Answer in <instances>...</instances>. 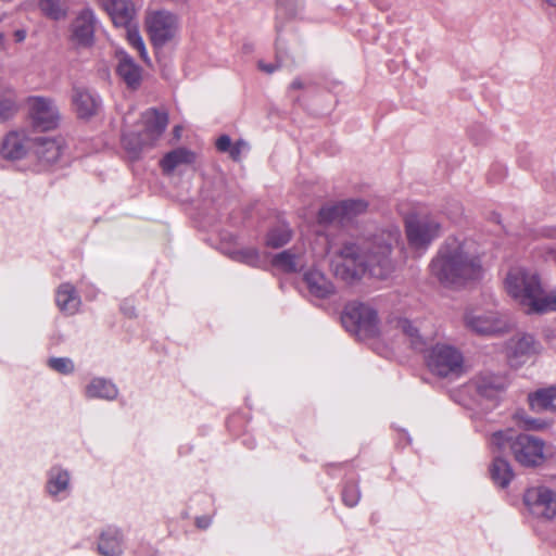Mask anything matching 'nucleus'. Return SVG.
<instances>
[{
    "label": "nucleus",
    "mask_w": 556,
    "mask_h": 556,
    "mask_svg": "<svg viewBox=\"0 0 556 556\" xmlns=\"http://www.w3.org/2000/svg\"><path fill=\"white\" fill-rule=\"evenodd\" d=\"M505 278L513 279V278H529V277L526 274H522L521 276H518L516 274L508 273ZM530 278H536V277L535 276H531Z\"/></svg>",
    "instance_id": "603ef678"
},
{
    "label": "nucleus",
    "mask_w": 556,
    "mask_h": 556,
    "mask_svg": "<svg viewBox=\"0 0 556 556\" xmlns=\"http://www.w3.org/2000/svg\"><path fill=\"white\" fill-rule=\"evenodd\" d=\"M73 490V473L68 468L54 464L46 471L43 491L52 502L66 501L72 496Z\"/></svg>",
    "instance_id": "9b49d317"
},
{
    "label": "nucleus",
    "mask_w": 556,
    "mask_h": 556,
    "mask_svg": "<svg viewBox=\"0 0 556 556\" xmlns=\"http://www.w3.org/2000/svg\"><path fill=\"white\" fill-rule=\"evenodd\" d=\"M168 124V114L164 110L148 109L141 115L140 129L123 135L122 144L129 157L138 159L140 153L152 148L162 137Z\"/></svg>",
    "instance_id": "20e7f679"
},
{
    "label": "nucleus",
    "mask_w": 556,
    "mask_h": 556,
    "mask_svg": "<svg viewBox=\"0 0 556 556\" xmlns=\"http://www.w3.org/2000/svg\"><path fill=\"white\" fill-rule=\"evenodd\" d=\"M522 424L526 428L532 429V430H540L547 426L545 421L532 419V418L522 419Z\"/></svg>",
    "instance_id": "c03bdc74"
},
{
    "label": "nucleus",
    "mask_w": 556,
    "mask_h": 556,
    "mask_svg": "<svg viewBox=\"0 0 556 556\" xmlns=\"http://www.w3.org/2000/svg\"><path fill=\"white\" fill-rule=\"evenodd\" d=\"M508 384V379L503 375L482 372L471 380L469 388L473 389L482 399L496 401L504 394Z\"/></svg>",
    "instance_id": "4468645a"
},
{
    "label": "nucleus",
    "mask_w": 556,
    "mask_h": 556,
    "mask_svg": "<svg viewBox=\"0 0 556 556\" xmlns=\"http://www.w3.org/2000/svg\"><path fill=\"white\" fill-rule=\"evenodd\" d=\"M64 151L62 138L38 137L34 139L33 152L40 163L54 164Z\"/></svg>",
    "instance_id": "6ab92c4d"
},
{
    "label": "nucleus",
    "mask_w": 556,
    "mask_h": 556,
    "mask_svg": "<svg viewBox=\"0 0 556 556\" xmlns=\"http://www.w3.org/2000/svg\"><path fill=\"white\" fill-rule=\"evenodd\" d=\"M341 206L344 212L343 217H345V222H349L355 216L366 212L368 204L361 199H350L341 201Z\"/></svg>",
    "instance_id": "e433bc0d"
},
{
    "label": "nucleus",
    "mask_w": 556,
    "mask_h": 556,
    "mask_svg": "<svg viewBox=\"0 0 556 556\" xmlns=\"http://www.w3.org/2000/svg\"><path fill=\"white\" fill-rule=\"evenodd\" d=\"M291 238L292 230L290 227L286 224H281L268 230L265 238V244L268 248L279 249L289 243Z\"/></svg>",
    "instance_id": "7c9ffc66"
},
{
    "label": "nucleus",
    "mask_w": 556,
    "mask_h": 556,
    "mask_svg": "<svg viewBox=\"0 0 556 556\" xmlns=\"http://www.w3.org/2000/svg\"><path fill=\"white\" fill-rule=\"evenodd\" d=\"M276 59H277L276 63H267L263 60H260L257 62L258 70L266 74H273L274 72H276L278 68H280L283 65L282 52L279 49H277Z\"/></svg>",
    "instance_id": "a19ab883"
},
{
    "label": "nucleus",
    "mask_w": 556,
    "mask_h": 556,
    "mask_svg": "<svg viewBox=\"0 0 556 556\" xmlns=\"http://www.w3.org/2000/svg\"><path fill=\"white\" fill-rule=\"evenodd\" d=\"M47 367L63 376L73 375L76 370L75 363L71 357H49L47 359Z\"/></svg>",
    "instance_id": "c9c22d12"
},
{
    "label": "nucleus",
    "mask_w": 556,
    "mask_h": 556,
    "mask_svg": "<svg viewBox=\"0 0 556 556\" xmlns=\"http://www.w3.org/2000/svg\"><path fill=\"white\" fill-rule=\"evenodd\" d=\"M74 110L79 118H89L97 114L101 100L98 94L85 87H74L72 94Z\"/></svg>",
    "instance_id": "aec40b11"
},
{
    "label": "nucleus",
    "mask_w": 556,
    "mask_h": 556,
    "mask_svg": "<svg viewBox=\"0 0 556 556\" xmlns=\"http://www.w3.org/2000/svg\"><path fill=\"white\" fill-rule=\"evenodd\" d=\"M400 240V228L390 226L375 233L362 247L354 243L344 245L341 255L332 263L334 278H386L399 266L389 254Z\"/></svg>",
    "instance_id": "f257e3e1"
},
{
    "label": "nucleus",
    "mask_w": 556,
    "mask_h": 556,
    "mask_svg": "<svg viewBox=\"0 0 556 556\" xmlns=\"http://www.w3.org/2000/svg\"><path fill=\"white\" fill-rule=\"evenodd\" d=\"M55 301L58 307L68 315L75 314L80 305V298L70 282H64L59 287Z\"/></svg>",
    "instance_id": "b1692460"
},
{
    "label": "nucleus",
    "mask_w": 556,
    "mask_h": 556,
    "mask_svg": "<svg viewBox=\"0 0 556 556\" xmlns=\"http://www.w3.org/2000/svg\"><path fill=\"white\" fill-rule=\"evenodd\" d=\"M249 151V144L244 140H238L230 149L229 155L233 161H239L241 155Z\"/></svg>",
    "instance_id": "79ce46f5"
},
{
    "label": "nucleus",
    "mask_w": 556,
    "mask_h": 556,
    "mask_svg": "<svg viewBox=\"0 0 556 556\" xmlns=\"http://www.w3.org/2000/svg\"><path fill=\"white\" fill-rule=\"evenodd\" d=\"M466 328L481 336H496L510 331L514 321L506 313L497 311L467 309L464 314Z\"/></svg>",
    "instance_id": "0eeeda50"
},
{
    "label": "nucleus",
    "mask_w": 556,
    "mask_h": 556,
    "mask_svg": "<svg viewBox=\"0 0 556 556\" xmlns=\"http://www.w3.org/2000/svg\"><path fill=\"white\" fill-rule=\"evenodd\" d=\"M274 269L282 274H298L307 265L305 252L300 247H292L275 254L270 260Z\"/></svg>",
    "instance_id": "dca6fc26"
},
{
    "label": "nucleus",
    "mask_w": 556,
    "mask_h": 556,
    "mask_svg": "<svg viewBox=\"0 0 556 556\" xmlns=\"http://www.w3.org/2000/svg\"><path fill=\"white\" fill-rule=\"evenodd\" d=\"M97 18L93 11L86 9L72 23V39L80 47H89L93 42Z\"/></svg>",
    "instance_id": "f3484780"
},
{
    "label": "nucleus",
    "mask_w": 556,
    "mask_h": 556,
    "mask_svg": "<svg viewBox=\"0 0 556 556\" xmlns=\"http://www.w3.org/2000/svg\"><path fill=\"white\" fill-rule=\"evenodd\" d=\"M529 403L533 410H556V387L539 390L529 395Z\"/></svg>",
    "instance_id": "a878e982"
},
{
    "label": "nucleus",
    "mask_w": 556,
    "mask_h": 556,
    "mask_svg": "<svg viewBox=\"0 0 556 556\" xmlns=\"http://www.w3.org/2000/svg\"><path fill=\"white\" fill-rule=\"evenodd\" d=\"M406 238L415 251H426L439 238L441 224L429 215H412L405 219Z\"/></svg>",
    "instance_id": "6e6552de"
},
{
    "label": "nucleus",
    "mask_w": 556,
    "mask_h": 556,
    "mask_svg": "<svg viewBox=\"0 0 556 556\" xmlns=\"http://www.w3.org/2000/svg\"><path fill=\"white\" fill-rule=\"evenodd\" d=\"M534 351V339L530 334H518L507 343V355L510 358H520Z\"/></svg>",
    "instance_id": "c85d7f7f"
},
{
    "label": "nucleus",
    "mask_w": 556,
    "mask_h": 556,
    "mask_svg": "<svg viewBox=\"0 0 556 556\" xmlns=\"http://www.w3.org/2000/svg\"><path fill=\"white\" fill-rule=\"evenodd\" d=\"M482 268L481 261L456 241L442 245L430 263L434 278H468L480 274Z\"/></svg>",
    "instance_id": "7ed1b4c3"
},
{
    "label": "nucleus",
    "mask_w": 556,
    "mask_h": 556,
    "mask_svg": "<svg viewBox=\"0 0 556 556\" xmlns=\"http://www.w3.org/2000/svg\"><path fill=\"white\" fill-rule=\"evenodd\" d=\"M343 327L358 340L377 338L381 334V325L377 311L369 304L352 302L341 316Z\"/></svg>",
    "instance_id": "423d86ee"
},
{
    "label": "nucleus",
    "mask_w": 556,
    "mask_h": 556,
    "mask_svg": "<svg viewBox=\"0 0 556 556\" xmlns=\"http://www.w3.org/2000/svg\"><path fill=\"white\" fill-rule=\"evenodd\" d=\"M493 450L505 452L509 450L523 467H536L555 455V448L546 445L543 440L530 434L516 435L513 430L494 432L490 439Z\"/></svg>",
    "instance_id": "f03ea898"
},
{
    "label": "nucleus",
    "mask_w": 556,
    "mask_h": 556,
    "mask_svg": "<svg viewBox=\"0 0 556 556\" xmlns=\"http://www.w3.org/2000/svg\"><path fill=\"white\" fill-rule=\"evenodd\" d=\"M361 498V492L358 485L356 483H348L342 492V500L344 504L349 507H354L357 505Z\"/></svg>",
    "instance_id": "58836bf2"
},
{
    "label": "nucleus",
    "mask_w": 556,
    "mask_h": 556,
    "mask_svg": "<svg viewBox=\"0 0 556 556\" xmlns=\"http://www.w3.org/2000/svg\"><path fill=\"white\" fill-rule=\"evenodd\" d=\"M117 74L124 83L131 89L139 87L141 81V68L134 60L124 51L117 52Z\"/></svg>",
    "instance_id": "4be33fe9"
},
{
    "label": "nucleus",
    "mask_w": 556,
    "mask_h": 556,
    "mask_svg": "<svg viewBox=\"0 0 556 556\" xmlns=\"http://www.w3.org/2000/svg\"><path fill=\"white\" fill-rule=\"evenodd\" d=\"M180 131H181V128H180L179 126H176V127L174 128V132H175V136H176V137H179V136H180Z\"/></svg>",
    "instance_id": "5fc2aeb1"
},
{
    "label": "nucleus",
    "mask_w": 556,
    "mask_h": 556,
    "mask_svg": "<svg viewBox=\"0 0 556 556\" xmlns=\"http://www.w3.org/2000/svg\"><path fill=\"white\" fill-rule=\"evenodd\" d=\"M490 473L493 482L501 488L507 486L514 477L509 463L500 456L494 457Z\"/></svg>",
    "instance_id": "c756f323"
},
{
    "label": "nucleus",
    "mask_w": 556,
    "mask_h": 556,
    "mask_svg": "<svg viewBox=\"0 0 556 556\" xmlns=\"http://www.w3.org/2000/svg\"><path fill=\"white\" fill-rule=\"evenodd\" d=\"M83 394L87 400L112 402L118 397L119 390L112 379L96 376L84 386Z\"/></svg>",
    "instance_id": "a211bd4d"
},
{
    "label": "nucleus",
    "mask_w": 556,
    "mask_h": 556,
    "mask_svg": "<svg viewBox=\"0 0 556 556\" xmlns=\"http://www.w3.org/2000/svg\"><path fill=\"white\" fill-rule=\"evenodd\" d=\"M27 37V31L23 28L21 29H16L14 33H13V38H14V41L17 42V43H21L23 42Z\"/></svg>",
    "instance_id": "49530a36"
},
{
    "label": "nucleus",
    "mask_w": 556,
    "mask_h": 556,
    "mask_svg": "<svg viewBox=\"0 0 556 556\" xmlns=\"http://www.w3.org/2000/svg\"><path fill=\"white\" fill-rule=\"evenodd\" d=\"M294 288L300 292L307 291L311 296L326 299L336 293L331 280H292Z\"/></svg>",
    "instance_id": "393cba45"
},
{
    "label": "nucleus",
    "mask_w": 556,
    "mask_h": 556,
    "mask_svg": "<svg viewBox=\"0 0 556 556\" xmlns=\"http://www.w3.org/2000/svg\"><path fill=\"white\" fill-rule=\"evenodd\" d=\"M395 327L399 328L404 333V336H406L414 350L422 351L425 349L426 341L419 334L418 329L408 319H396Z\"/></svg>",
    "instance_id": "2f4dec72"
},
{
    "label": "nucleus",
    "mask_w": 556,
    "mask_h": 556,
    "mask_svg": "<svg viewBox=\"0 0 556 556\" xmlns=\"http://www.w3.org/2000/svg\"><path fill=\"white\" fill-rule=\"evenodd\" d=\"M127 29V39L130 46H132L134 49H136L140 56L148 62V53L147 49L143 42L142 37L140 36L137 28H132L131 25L129 27H125Z\"/></svg>",
    "instance_id": "4c0bfd02"
},
{
    "label": "nucleus",
    "mask_w": 556,
    "mask_h": 556,
    "mask_svg": "<svg viewBox=\"0 0 556 556\" xmlns=\"http://www.w3.org/2000/svg\"><path fill=\"white\" fill-rule=\"evenodd\" d=\"M5 50V41L4 36L2 33H0V53Z\"/></svg>",
    "instance_id": "864d4df0"
},
{
    "label": "nucleus",
    "mask_w": 556,
    "mask_h": 556,
    "mask_svg": "<svg viewBox=\"0 0 556 556\" xmlns=\"http://www.w3.org/2000/svg\"><path fill=\"white\" fill-rule=\"evenodd\" d=\"M463 245L465 247V249H466L470 254H472L473 256L478 257V258L481 261V263L483 264V268H482V270H481V273H480V274H478V275H471V276H469L468 278H477L478 276H482V275H484V274H485V267H486V265H488V264H486V262H485V261H483V260H482V257H485V254H482V256H481V255H477V254H475V253H472V252L470 251V249H469V247H468L467 244H463Z\"/></svg>",
    "instance_id": "a18cd8bd"
},
{
    "label": "nucleus",
    "mask_w": 556,
    "mask_h": 556,
    "mask_svg": "<svg viewBox=\"0 0 556 556\" xmlns=\"http://www.w3.org/2000/svg\"><path fill=\"white\" fill-rule=\"evenodd\" d=\"M232 147V142H231V139L228 135H222L217 140H216V148L218 151L220 152H230V149Z\"/></svg>",
    "instance_id": "37998d69"
},
{
    "label": "nucleus",
    "mask_w": 556,
    "mask_h": 556,
    "mask_svg": "<svg viewBox=\"0 0 556 556\" xmlns=\"http://www.w3.org/2000/svg\"><path fill=\"white\" fill-rule=\"evenodd\" d=\"M302 7V0H278V14L294 15Z\"/></svg>",
    "instance_id": "ea45409f"
},
{
    "label": "nucleus",
    "mask_w": 556,
    "mask_h": 556,
    "mask_svg": "<svg viewBox=\"0 0 556 556\" xmlns=\"http://www.w3.org/2000/svg\"><path fill=\"white\" fill-rule=\"evenodd\" d=\"M33 146L34 139L26 131H11L2 140L0 154L5 160H22L33 152Z\"/></svg>",
    "instance_id": "2eb2a0df"
},
{
    "label": "nucleus",
    "mask_w": 556,
    "mask_h": 556,
    "mask_svg": "<svg viewBox=\"0 0 556 556\" xmlns=\"http://www.w3.org/2000/svg\"><path fill=\"white\" fill-rule=\"evenodd\" d=\"M504 289L527 314L556 311V290L546 291L540 280H504Z\"/></svg>",
    "instance_id": "39448f33"
},
{
    "label": "nucleus",
    "mask_w": 556,
    "mask_h": 556,
    "mask_svg": "<svg viewBox=\"0 0 556 556\" xmlns=\"http://www.w3.org/2000/svg\"><path fill=\"white\" fill-rule=\"evenodd\" d=\"M525 505L530 514L541 520H553L556 517V492L547 486L529 488L523 496Z\"/></svg>",
    "instance_id": "f8f14e48"
},
{
    "label": "nucleus",
    "mask_w": 556,
    "mask_h": 556,
    "mask_svg": "<svg viewBox=\"0 0 556 556\" xmlns=\"http://www.w3.org/2000/svg\"><path fill=\"white\" fill-rule=\"evenodd\" d=\"M343 211L341 206V202H338L332 205H325L318 212V223L321 225L331 224L334 222L344 223L345 217H343Z\"/></svg>",
    "instance_id": "f704fd0d"
},
{
    "label": "nucleus",
    "mask_w": 556,
    "mask_h": 556,
    "mask_svg": "<svg viewBox=\"0 0 556 556\" xmlns=\"http://www.w3.org/2000/svg\"><path fill=\"white\" fill-rule=\"evenodd\" d=\"M545 338L551 346L556 350V333H545Z\"/></svg>",
    "instance_id": "8fccbe9b"
},
{
    "label": "nucleus",
    "mask_w": 556,
    "mask_h": 556,
    "mask_svg": "<svg viewBox=\"0 0 556 556\" xmlns=\"http://www.w3.org/2000/svg\"><path fill=\"white\" fill-rule=\"evenodd\" d=\"M548 5L556 8V0H544Z\"/></svg>",
    "instance_id": "6e6d98bb"
},
{
    "label": "nucleus",
    "mask_w": 556,
    "mask_h": 556,
    "mask_svg": "<svg viewBox=\"0 0 556 556\" xmlns=\"http://www.w3.org/2000/svg\"><path fill=\"white\" fill-rule=\"evenodd\" d=\"M38 5L41 12L52 20L65 17L68 10L67 0H38Z\"/></svg>",
    "instance_id": "72a5a7b5"
},
{
    "label": "nucleus",
    "mask_w": 556,
    "mask_h": 556,
    "mask_svg": "<svg viewBox=\"0 0 556 556\" xmlns=\"http://www.w3.org/2000/svg\"><path fill=\"white\" fill-rule=\"evenodd\" d=\"M211 519L206 516L198 517L195 520V525L198 528L205 529L210 526Z\"/></svg>",
    "instance_id": "de8ad7c7"
},
{
    "label": "nucleus",
    "mask_w": 556,
    "mask_h": 556,
    "mask_svg": "<svg viewBox=\"0 0 556 556\" xmlns=\"http://www.w3.org/2000/svg\"><path fill=\"white\" fill-rule=\"evenodd\" d=\"M225 253L233 261L252 267H262L266 264L265 258L255 248L230 249Z\"/></svg>",
    "instance_id": "cd10ccee"
},
{
    "label": "nucleus",
    "mask_w": 556,
    "mask_h": 556,
    "mask_svg": "<svg viewBox=\"0 0 556 556\" xmlns=\"http://www.w3.org/2000/svg\"><path fill=\"white\" fill-rule=\"evenodd\" d=\"M28 112L33 124L42 129L50 130L60 123V111L55 102L46 97H30L27 100Z\"/></svg>",
    "instance_id": "ddd939ff"
},
{
    "label": "nucleus",
    "mask_w": 556,
    "mask_h": 556,
    "mask_svg": "<svg viewBox=\"0 0 556 556\" xmlns=\"http://www.w3.org/2000/svg\"><path fill=\"white\" fill-rule=\"evenodd\" d=\"M104 11L112 20L114 26L122 28L129 27L136 16V8L128 0H117Z\"/></svg>",
    "instance_id": "5701e85b"
},
{
    "label": "nucleus",
    "mask_w": 556,
    "mask_h": 556,
    "mask_svg": "<svg viewBox=\"0 0 556 556\" xmlns=\"http://www.w3.org/2000/svg\"><path fill=\"white\" fill-rule=\"evenodd\" d=\"M16 111V97L9 86H0V121L10 118Z\"/></svg>",
    "instance_id": "473e14b6"
},
{
    "label": "nucleus",
    "mask_w": 556,
    "mask_h": 556,
    "mask_svg": "<svg viewBox=\"0 0 556 556\" xmlns=\"http://www.w3.org/2000/svg\"><path fill=\"white\" fill-rule=\"evenodd\" d=\"M427 364L431 372L437 376H458L463 370V356L451 345L437 344L431 349Z\"/></svg>",
    "instance_id": "9d476101"
},
{
    "label": "nucleus",
    "mask_w": 556,
    "mask_h": 556,
    "mask_svg": "<svg viewBox=\"0 0 556 556\" xmlns=\"http://www.w3.org/2000/svg\"><path fill=\"white\" fill-rule=\"evenodd\" d=\"M146 27L156 50L174 41L179 31L177 16L163 10L149 13L146 17Z\"/></svg>",
    "instance_id": "1a4fd4ad"
},
{
    "label": "nucleus",
    "mask_w": 556,
    "mask_h": 556,
    "mask_svg": "<svg viewBox=\"0 0 556 556\" xmlns=\"http://www.w3.org/2000/svg\"><path fill=\"white\" fill-rule=\"evenodd\" d=\"M194 161V153L185 148L175 149L161 161V166L165 173H170L182 164H191Z\"/></svg>",
    "instance_id": "bb28decb"
},
{
    "label": "nucleus",
    "mask_w": 556,
    "mask_h": 556,
    "mask_svg": "<svg viewBox=\"0 0 556 556\" xmlns=\"http://www.w3.org/2000/svg\"><path fill=\"white\" fill-rule=\"evenodd\" d=\"M124 535L116 527L104 529L98 541V551L102 556H121L123 554Z\"/></svg>",
    "instance_id": "412c9836"
},
{
    "label": "nucleus",
    "mask_w": 556,
    "mask_h": 556,
    "mask_svg": "<svg viewBox=\"0 0 556 556\" xmlns=\"http://www.w3.org/2000/svg\"><path fill=\"white\" fill-rule=\"evenodd\" d=\"M303 87V83L301 81V79L296 78L294 79L291 85H290V89L292 90H295V89H301Z\"/></svg>",
    "instance_id": "3c124183"
},
{
    "label": "nucleus",
    "mask_w": 556,
    "mask_h": 556,
    "mask_svg": "<svg viewBox=\"0 0 556 556\" xmlns=\"http://www.w3.org/2000/svg\"><path fill=\"white\" fill-rule=\"evenodd\" d=\"M463 280H451V279L441 280V282H443V288L444 289H452V288H454L455 286H457Z\"/></svg>",
    "instance_id": "09e8293b"
}]
</instances>
